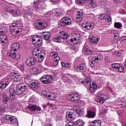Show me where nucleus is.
Masks as SVG:
<instances>
[{"label":"nucleus","instance_id":"30","mask_svg":"<svg viewBox=\"0 0 126 126\" xmlns=\"http://www.w3.org/2000/svg\"><path fill=\"white\" fill-rule=\"evenodd\" d=\"M9 93H10V96L9 99L11 101H12V100H14L15 98V95H14V94L15 93V91H14V89L11 88L9 90Z\"/></svg>","mask_w":126,"mask_h":126},{"label":"nucleus","instance_id":"24","mask_svg":"<svg viewBox=\"0 0 126 126\" xmlns=\"http://www.w3.org/2000/svg\"><path fill=\"white\" fill-rule=\"evenodd\" d=\"M10 77L12 80L15 82H19V81H21V76H20L19 74L16 75L15 74L11 75Z\"/></svg>","mask_w":126,"mask_h":126},{"label":"nucleus","instance_id":"19","mask_svg":"<svg viewBox=\"0 0 126 126\" xmlns=\"http://www.w3.org/2000/svg\"><path fill=\"white\" fill-rule=\"evenodd\" d=\"M97 96L99 99L98 103H100V104H103L108 99L107 95H104L101 93H98Z\"/></svg>","mask_w":126,"mask_h":126},{"label":"nucleus","instance_id":"18","mask_svg":"<svg viewBox=\"0 0 126 126\" xmlns=\"http://www.w3.org/2000/svg\"><path fill=\"white\" fill-rule=\"evenodd\" d=\"M99 18L101 19V20H104L108 22H111V21H112V18L110 14H100L99 16Z\"/></svg>","mask_w":126,"mask_h":126},{"label":"nucleus","instance_id":"11","mask_svg":"<svg viewBox=\"0 0 126 126\" xmlns=\"http://www.w3.org/2000/svg\"><path fill=\"white\" fill-rule=\"evenodd\" d=\"M9 84V76L3 79L0 82V89L3 90Z\"/></svg>","mask_w":126,"mask_h":126},{"label":"nucleus","instance_id":"20","mask_svg":"<svg viewBox=\"0 0 126 126\" xmlns=\"http://www.w3.org/2000/svg\"><path fill=\"white\" fill-rule=\"evenodd\" d=\"M53 14L55 16H62L63 14V10L60 8H56L53 10Z\"/></svg>","mask_w":126,"mask_h":126},{"label":"nucleus","instance_id":"23","mask_svg":"<svg viewBox=\"0 0 126 126\" xmlns=\"http://www.w3.org/2000/svg\"><path fill=\"white\" fill-rule=\"evenodd\" d=\"M50 57H53L54 58V61L55 62H57L59 63L60 61L61 60V58L59 56V55L57 53V52L53 51L52 52H51L50 53Z\"/></svg>","mask_w":126,"mask_h":126},{"label":"nucleus","instance_id":"35","mask_svg":"<svg viewBox=\"0 0 126 126\" xmlns=\"http://www.w3.org/2000/svg\"><path fill=\"white\" fill-rule=\"evenodd\" d=\"M86 69V65L84 63H82L77 66L76 70L78 71H81V70H85Z\"/></svg>","mask_w":126,"mask_h":126},{"label":"nucleus","instance_id":"3","mask_svg":"<svg viewBox=\"0 0 126 126\" xmlns=\"http://www.w3.org/2000/svg\"><path fill=\"white\" fill-rule=\"evenodd\" d=\"M11 33L13 36L18 35L19 32H21L22 29V24H14L10 27Z\"/></svg>","mask_w":126,"mask_h":126},{"label":"nucleus","instance_id":"16","mask_svg":"<svg viewBox=\"0 0 126 126\" xmlns=\"http://www.w3.org/2000/svg\"><path fill=\"white\" fill-rule=\"evenodd\" d=\"M4 34H5V32H3L2 30L0 31V39H1V42L3 46H4L7 42V38Z\"/></svg>","mask_w":126,"mask_h":126},{"label":"nucleus","instance_id":"38","mask_svg":"<svg viewBox=\"0 0 126 126\" xmlns=\"http://www.w3.org/2000/svg\"><path fill=\"white\" fill-rule=\"evenodd\" d=\"M94 26H95L94 23H89L88 22H87V30H92V29L94 28Z\"/></svg>","mask_w":126,"mask_h":126},{"label":"nucleus","instance_id":"62","mask_svg":"<svg viewBox=\"0 0 126 126\" xmlns=\"http://www.w3.org/2000/svg\"><path fill=\"white\" fill-rule=\"evenodd\" d=\"M108 32L110 33V34H114L115 31L113 30H110L108 31Z\"/></svg>","mask_w":126,"mask_h":126},{"label":"nucleus","instance_id":"33","mask_svg":"<svg viewBox=\"0 0 126 126\" xmlns=\"http://www.w3.org/2000/svg\"><path fill=\"white\" fill-rule=\"evenodd\" d=\"M90 125L91 126H101V121L97 120H94L91 122Z\"/></svg>","mask_w":126,"mask_h":126},{"label":"nucleus","instance_id":"2","mask_svg":"<svg viewBox=\"0 0 126 126\" xmlns=\"http://www.w3.org/2000/svg\"><path fill=\"white\" fill-rule=\"evenodd\" d=\"M19 47L18 43H15L12 44L9 57H11L12 59H15V60H20V55L15 53L19 49Z\"/></svg>","mask_w":126,"mask_h":126},{"label":"nucleus","instance_id":"6","mask_svg":"<svg viewBox=\"0 0 126 126\" xmlns=\"http://www.w3.org/2000/svg\"><path fill=\"white\" fill-rule=\"evenodd\" d=\"M28 104H29V106H28V109H30L31 112H35V111H41V107L39 106H36V102L32 100H30L28 101Z\"/></svg>","mask_w":126,"mask_h":126},{"label":"nucleus","instance_id":"25","mask_svg":"<svg viewBox=\"0 0 126 126\" xmlns=\"http://www.w3.org/2000/svg\"><path fill=\"white\" fill-rule=\"evenodd\" d=\"M60 37L63 40H66V41L70 40V36L68 35L65 32H60Z\"/></svg>","mask_w":126,"mask_h":126},{"label":"nucleus","instance_id":"32","mask_svg":"<svg viewBox=\"0 0 126 126\" xmlns=\"http://www.w3.org/2000/svg\"><path fill=\"white\" fill-rule=\"evenodd\" d=\"M41 33L43 34L44 40H49L51 38V33L49 32H42Z\"/></svg>","mask_w":126,"mask_h":126},{"label":"nucleus","instance_id":"53","mask_svg":"<svg viewBox=\"0 0 126 126\" xmlns=\"http://www.w3.org/2000/svg\"><path fill=\"white\" fill-rule=\"evenodd\" d=\"M41 93L43 96H45V97H47L48 98V96L49 95L48 94V92H47L46 91H42Z\"/></svg>","mask_w":126,"mask_h":126},{"label":"nucleus","instance_id":"41","mask_svg":"<svg viewBox=\"0 0 126 126\" xmlns=\"http://www.w3.org/2000/svg\"><path fill=\"white\" fill-rule=\"evenodd\" d=\"M84 51L86 55H92L94 53V51L93 50H90L87 47H84Z\"/></svg>","mask_w":126,"mask_h":126},{"label":"nucleus","instance_id":"42","mask_svg":"<svg viewBox=\"0 0 126 126\" xmlns=\"http://www.w3.org/2000/svg\"><path fill=\"white\" fill-rule=\"evenodd\" d=\"M47 98H49L50 100H55V99L57 98V95L55 94L51 93L48 94Z\"/></svg>","mask_w":126,"mask_h":126},{"label":"nucleus","instance_id":"63","mask_svg":"<svg viewBox=\"0 0 126 126\" xmlns=\"http://www.w3.org/2000/svg\"><path fill=\"white\" fill-rule=\"evenodd\" d=\"M79 82L80 84H83V83H84V81H83V80L82 79H80L79 80Z\"/></svg>","mask_w":126,"mask_h":126},{"label":"nucleus","instance_id":"28","mask_svg":"<svg viewBox=\"0 0 126 126\" xmlns=\"http://www.w3.org/2000/svg\"><path fill=\"white\" fill-rule=\"evenodd\" d=\"M26 63L27 65L31 66V65H34L36 63V60L34 58H29L26 60Z\"/></svg>","mask_w":126,"mask_h":126},{"label":"nucleus","instance_id":"7","mask_svg":"<svg viewBox=\"0 0 126 126\" xmlns=\"http://www.w3.org/2000/svg\"><path fill=\"white\" fill-rule=\"evenodd\" d=\"M41 82L44 84H50L53 82V78L51 75H44L40 78Z\"/></svg>","mask_w":126,"mask_h":126},{"label":"nucleus","instance_id":"51","mask_svg":"<svg viewBox=\"0 0 126 126\" xmlns=\"http://www.w3.org/2000/svg\"><path fill=\"white\" fill-rule=\"evenodd\" d=\"M66 126H75V124L73 122H70L66 125Z\"/></svg>","mask_w":126,"mask_h":126},{"label":"nucleus","instance_id":"34","mask_svg":"<svg viewBox=\"0 0 126 126\" xmlns=\"http://www.w3.org/2000/svg\"><path fill=\"white\" fill-rule=\"evenodd\" d=\"M103 60V56L101 54H96L93 57V61H101Z\"/></svg>","mask_w":126,"mask_h":126},{"label":"nucleus","instance_id":"57","mask_svg":"<svg viewBox=\"0 0 126 126\" xmlns=\"http://www.w3.org/2000/svg\"><path fill=\"white\" fill-rule=\"evenodd\" d=\"M115 56H116V57H121V56H122V52L121 51L116 52L115 53Z\"/></svg>","mask_w":126,"mask_h":126},{"label":"nucleus","instance_id":"10","mask_svg":"<svg viewBox=\"0 0 126 126\" xmlns=\"http://www.w3.org/2000/svg\"><path fill=\"white\" fill-rule=\"evenodd\" d=\"M66 118L68 121H73L75 119V112L72 110H68L66 114Z\"/></svg>","mask_w":126,"mask_h":126},{"label":"nucleus","instance_id":"56","mask_svg":"<svg viewBox=\"0 0 126 126\" xmlns=\"http://www.w3.org/2000/svg\"><path fill=\"white\" fill-rule=\"evenodd\" d=\"M19 68V69H20V70H21V71H24L25 67L24 65H20Z\"/></svg>","mask_w":126,"mask_h":126},{"label":"nucleus","instance_id":"52","mask_svg":"<svg viewBox=\"0 0 126 126\" xmlns=\"http://www.w3.org/2000/svg\"><path fill=\"white\" fill-rule=\"evenodd\" d=\"M85 1H86V0H77V2L79 4H83V3H85Z\"/></svg>","mask_w":126,"mask_h":126},{"label":"nucleus","instance_id":"22","mask_svg":"<svg viewBox=\"0 0 126 126\" xmlns=\"http://www.w3.org/2000/svg\"><path fill=\"white\" fill-rule=\"evenodd\" d=\"M29 86L32 90H37L39 88V85L37 81L32 82L29 84Z\"/></svg>","mask_w":126,"mask_h":126},{"label":"nucleus","instance_id":"55","mask_svg":"<svg viewBox=\"0 0 126 126\" xmlns=\"http://www.w3.org/2000/svg\"><path fill=\"white\" fill-rule=\"evenodd\" d=\"M0 111L1 112H5V106L2 105L0 107Z\"/></svg>","mask_w":126,"mask_h":126},{"label":"nucleus","instance_id":"8","mask_svg":"<svg viewBox=\"0 0 126 126\" xmlns=\"http://www.w3.org/2000/svg\"><path fill=\"white\" fill-rule=\"evenodd\" d=\"M32 44L37 48L41 47L43 44L42 38L38 35H35L32 38Z\"/></svg>","mask_w":126,"mask_h":126},{"label":"nucleus","instance_id":"29","mask_svg":"<svg viewBox=\"0 0 126 126\" xmlns=\"http://www.w3.org/2000/svg\"><path fill=\"white\" fill-rule=\"evenodd\" d=\"M80 99V96L77 94L72 95L70 98V100L72 102H76L77 101H79Z\"/></svg>","mask_w":126,"mask_h":126},{"label":"nucleus","instance_id":"43","mask_svg":"<svg viewBox=\"0 0 126 126\" xmlns=\"http://www.w3.org/2000/svg\"><path fill=\"white\" fill-rule=\"evenodd\" d=\"M84 125V122L81 120H78L76 122L77 126H83Z\"/></svg>","mask_w":126,"mask_h":126},{"label":"nucleus","instance_id":"44","mask_svg":"<svg viewBox=\"0 0 126 126\" xmlns=\"http://www.w3.org/2000/svg\"><path fill=\"white\" fill-rule=\"evenodd\" d=\"M76 112L80 117H82V116H83L84 115L83 111H82V110H81L80 108L76 109Z\"/></svg>","mask_w":126,"mask_h":126},{"label":"nucleus","instance_id":"4","mask_svg":"<svg viewBox=\"0 0 126 126\" xmlns=\"http://www.w3.org/2000/svg\"><path fill=\"white\" fill-rule=\"evenodd\" d=\"M27 85L25 83H21L18 85L16 87V90L15 92V94L17 95H21V94H23L26 89H27Z\"/></svg>","mask_w":126,"mask_h":126},{"label":"nucleus","instance_id":"21","mask_svg":"<svg viewBox=\"0 0 126 126\" xmlns=\"http://www.w3.org/2000/svg\"><path fill=\"white\" fill-rule=\"evenodd\" d=\"M83 19V10H80L78 11V13L76 16V20L78 23L80 22Z\"/></svg>","mask_w":126,"mask_h":126},{"label":"nucleus","instance_id":"39","mask_svg":"<svg viewBox=\"0 0 126 126\" xmlns=\"http://www.w3.org/2000/svg\"><path fill=\"white\" fill-rule=\"evenodd\" d=\"M87 114L88 118H95V116H96V113L92 111H88L87 112Z\"/></svg>","mask_w":126,"mask_h":126},{"label":"nucleus","instance_id":"45","mask_svg":"<svg viewBox=\"0 0 126 126\" xmlns=\"http://www.w3.org/2000/svg\"><path fill=\"white\" fill-rule=\"evenodd\" d=\"M32 74H38L39 73V69L36 67L32 68Z\"/></svg>","mask_w":126,"mask_h":126},{"label":"nucleus","instance_id":"5","mask_svg":"<svg viewBox=\"0 0 126 126\" xmlns=\"http://www.w3.org/2000/svg\"><path fill=\"white\" fill-rule=\"evenodd\" d=\"M35 26L37 29L41 30V29H45V28L48 26V24H47V22L46 21L38 19L35 21Z\"/></svg>","mask_w":126,"mask_h":126},{"label":"nucleus","instance_id":"58","mask_svg":"<svg viewBox=\"0 0 126 126\" xmlns=\"http://www.w3.org/2000/svg\"><path fill=\"white\" fill-rule=\"evenodd\" d=\"M71 66V63H66L65 67L66 68H69Z\"/></svg>","mask_w":126,"mask_h":126},{"label":"nucleus","instance_id":"1","mask_svg":"<svg viewBox=\"0 0 126 126\" xmlns=\"http://www.w3.org/2000/svg\"><path fill=\"white\" fill-rule=\"evenodd\" d=\"M32 56L37 62L42 63L44 61V59H45V52L40 50L39 49H33L32 51Z\"/></svg>","mask_w":126,"mask_h":126},{"label":"nucleus","instance_id":"50","mask_svg":"<svg viewBox=\"0 0 126 126\" xmlns=\"http://www.w3.org/2000/svg\"><path fill=\"white\" fill-rule=\"evenodd\" d=\"M9 109H13L15 108H16V104L14 103H11L10 105L9 106Z\"/></svg>","mask_w":126,"mask_h":126},{"label":"nucleus","instance_id":"46","mask_svg":"<svg viewBox=\"0 0 126 126\" xmlns=\"http://www.w3.org/2000/svg\"><path fill=\"white\" fill-rule=\"evenodd\" d=\"M123 26H122V24H121V23H114V27H115V28H117L118 29H120V28H122Z\"/></svg>","mask_w":126,"mask_h":126},{"label":"nucleus","instance_id":"15","mask_svg":"<svg viewBox=\"0 0 126 126\" xmlns=\"http://www.w3.org/2000/svg\"><path fill=\"white\" fill-rule=\"evenodd\" d=\"M4 119H5L7 121H10L11 124H13L14 125H18L17 119L15 118L14 116L11 115H6L5 117H4Z\"/></svg>","mask_w":126,"mask_h":126},{"label":"nucleus","instance_id":"47","mask_svg":"<svg viewBox=\"0 0 126 126\" xmlns=\"http://www.w3.org/2000/svg\"><path fill=\"white\" fill-rule=\"evenodd\" d=\"M121 105L123 108H125V107H126V100L125 99H122L121 100Z\"/></svg>","mask_w":126,"mask_h":126},{"label":"nucleus","instance_id":"40","mask_svg":"<svg viewBox=\"0 0 126 126\" xmlns=\"http://www.w3.org/2000/svg\"><path fill=\"white\" fill-rule=\"evenodd\" d=\"M89 3L90 4V7H93V8H95L97 6V4H96L94 0H89Z\"/></svg>","mask_w":126,"mask_h":126},{"label":"nucleus","instance_id":"14","mask_svg":"<svg viewBox=\"0 0 126 126\" xmlns=\"http://www.w3.org/2000/svg\"><path fill=\"white\" fill-rule=\"evenodd\" d=\"M71 24V19L69 17H64L61 22V26H67Z\"/></svg>","mask_w":126,"mask_h":126},{"label":"nucleus","instance_id":"37","mask_svg":"<svg viewBox=\"0 0 126 126\" xmlns=\"http://www.w3.org/2000/svg\"><path fill=\"white\" fill-rule=\"evenodd\" d=\"M62 79L63 81L66 83H68V84H71V83H72V81L71 79L67 77L66 76H63L62 77Z\"/></svg>","mask_w":126,"mask_h":126},{"label":"nucleus","instance_id":"60","mask_svg":"<svg viewBox=\"0 0 126 126\" xmlns=\"http://www.w3.org/2000/svg\"><path fill=\"white\" fill-rule=\"evenodd\" d=\"M58 64H59V62H58L57 61H54L53 62V66H59V65H58Z\"/></svg>","mask_w":126,"mask_h":126},{"label":"nucleus","instance_id":"31","mask_svg":"<svg viewBox=\"0 0 126 126\" xmlns=\"http://www.w3.org/2000/svg\"><path fill=\"white\" fill-rule=\"evenodd\" d=\"M8 100H10L9 97H7V95L5 94H2V103L3 105H5L7 103Z\"/></svg>","mask_w":126,"mask_h":126},{"label":"nucleus","instance_id":"36","mask_svg":"<svg viewBox=\"0 0 126 126\" xmlns=\"http://www.w3.org/2000/svg\"><path fill=\"white\" fill-rule=\"evenodd\" d=\"M28 9H29L30 11L27 12L26 13H25L24 17L28 20H30V19H31V18H32L31 15H32V12H31V11H30V8H28Z\"/></svg>","mask_w":126,"mask_h":126},{"label":"nucleus","instance_id":"27","mask_svg":"<svg viewBox=\"0 0 126 126\" xmlns=\"http://www.w3.org/2000/svg\"><path fill=\"white\" fill-rule=\"evenodd\" d=\"M89 40L92 44H97L100 41V38L97 36H91Z\"/></svg>","mask_w":126,"mask_h":126},{"label":"nucleus","instance_id":"61","mask_svg":"<svg viewBox=\"0 0 126 126\" xmlns=\"http://www.w3.org/2000/svg\"><path fill=\"white\" fill-rule=\"evenodd\" d=\"M82 27H83L84 28H85V29H87V23H82Z\"/></svg>","mask_w":126,"mask_h":126},{"label":"nucleus","instance_id":"59","mask_svg":"<svg viewBox=\"0 0 126 126\" xmlns=\"http://www.w3.org/2000/svg\"><path fill=\"white\" fill-rule=\"evenodd\" d=\"M55 41L60 43L61 42V38H60V37H58L55 38Z\"/></svg>","mask_w":126,"mask_h":126},{"label":"nucleus","instance_id":"17","mask_svg":"<svg viewBox=\"0 0 126 126\" xmlns=\"http://www.w3.org/2000/svg\"><path fill=\"white\" fill-rule=\"evenodd\" d=\"M112 66L114 69H118L119 72H123L125 70L124 66L121 65L120 63H114L112 64Z\"/></svg>","mask_w":126,"mask_h":126},{"label":"nucleus","instance_id":"54","mask_svg":"<svg viewBox=\"0 0 126 126\" xmlns=\"http://www.w3.org/2000/svg\"><path fill=\"white\" fill-rule=\"evenodd\" d=\"M90 81H91V79L90 78V77H89L85 79L84 82H85L87 84H88L89 83V82H90Z\"/></svg>","mask_w":126,"mask_h":126},{"label":"nucleus","instance_id":"64","mask_svg":"<svg viewBox=\"0 0 126 126\" xmlns=\"http://www.w3.org/2000/svg\"><path fill=\"white\" fill-rule=\"evenodd\" d=\"M66 64V63H64V62H62L61 63V64L63 66V67H65V64Z\"/></svg>","mask_w":126,"mask_h":126},{"label":"nucleus","instance_id":"12","mask_svg":"<svg viewBox=\"0 0 126 126\" xmlns=\"http://www.w3.org/2000/svg\"><path fill=\"white\" fill-rule=\"evenodd\" d=\"M6 11L15 17L19 16L21 14V11L20 10H14L9 7H7Z\"/></svg>","mask_w":126,"mask_h":126},{"label":"nucleus","instance_id":"9","mask_svg":"<svg viewBox=\"0 0 126 126\" xmlns=\"http://www.w3.org/2000/svg\"><path fill=\"white\" fill-rule=\"evenodd\" d=\"M45 0H36V1L34 2L33 5L35 9H43V8H45V6H46V5L44 3Z\"/></svg>","mask_w":126,"mask_h":126},{"label":"nucleus","instance_id":"26","mask_svg":"<svg viewBox=\"0 0 126 126\" xmlns=\"http://www.w3.org/2000/svg\"><path fill=\"white\" fill-rule=\"evenodd\" d=\"M97 84L95 82H92V83H90V92L91 93H94L96 90H97Z\"/></svg>","mask_w":126,"mask_h":126},{"label":"nucleus","instance_id":"49","mask_svg":"<svg viewBox=\"0 0 126 126\" xmlns=\"http://www.w3.org/2000/svg\"><path fill=\"white\" fill-rule=\"evenodd\" d=\"M105 61L106 62V63H111L112 61H111V58H110V56H107L105 57Z\"/></svg>","mask_w":126,"mask_h":126},{"label":"nucleus","instance_id":"48","mask_svg":"<svg viewBox=\"0 0 126 126\" xmlns=\"http://www.w3.org/2000/svg\"><path fill=\"white\" fill-rule=\"evenodd\" d=\"M97 63L96 61H93V58H92V60L91 61V63L90 64V65L91 67H94L95 65H96V63Z\"/></svg>","mask_w":126,"mask_h":126},{"label":"nucleus","instance_id":"13","mask_svg":"<svg viewBox=\"0 0 126 126\" xmlns=\"http://www.w3.org/2000/svg\"><path fill=\"white\" fill-rule=\"evenodd\" d=\"M79 40H80V35L77 33L74 39L70 38V39L67 40V43L69 45H76V44L79 42Z\"/></svg>","mask_w":126,"mask_h":126}]
</instances>
